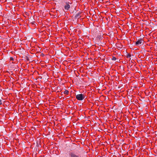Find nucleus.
Masks as SVG:
<instances>
[{
    "label": "nucleus",
    "mask_w": 157,
    "mask_h": 157,
    "mask_svg": "<svg viewBox=\"0 0 157 157\" xmlns=\"http://www.w3.org/2000/svg\"><path fill=\"white\" fill-rule=\"evenodd\" d=\"M131 56V55L128 54L127 55V58H130Z\"/></svg>",
    "instance_id": "nucleus-9"
},
{
    "label": "nucleus",
    "mask_w": 157,
    "mask_h": 157,
    "mask_svg": "<svg viewBox=\"0 0 157 157\" xmlns=\"http://www.w3.org/2000/svg\"><path fill=\"white\" fill-rule=\"evenodd\" d=\"M33 22H34V21H33V22H31V23L32 24H33Z\"/></svg>",
    "instance_id": "nucleus-15"
},
{
    "label": "nucleus",
    "mask_w": 157,
    "mask_h": 157,
    "mask_svg": "<svg viewBox=\"0 0 157 157\" xmlns=\"http://www.w3.org/2000/svg\"><path fill=\"white\" fill-rule=\"evenodd\" d=\"M143 41V39L142 38H140L137 40L136 43V44L138 46L141 45L142 44Z\"/></svg>",
    "instance_id": "nucleus-3"
},
{
    "label": "nucleus",
    "mask_w": 157,
    "mask_h": 157,
    "mask_svg": "<svg viewBox=\"0 0 157 157\" xmlns=\"http://www.w3.org/2000/svg\"><path fill=\"white\" fill-rule=\"evenodd\" d=\"M26 59L28 61L29 60V58L28 57H27V56L26 57Z\"/></svg>",
    "instance_id": "nucleus-12"
},
{
    "label": "nucleus",
    "mask_w": 157,
    "mask_h": 157,
    "mask_svg": "<svg viewBox=\"0 0 157 157\" xmlns=\"http://www.w3.org/2000/svg\"><path fill=\"white\" fill-rule=\"evenodd\" d=\"M36 146L37 147H38L39 146V143H38V142H36Z\"/></svg>",
    "instance_id": "nucleus-10"
},
{
    "label": "nucleus",
    "mask_w": 157,
    "mask_h": 157,
    "mask_svg": "<svg viewBox=\"0 0 157 157\" xmlns=\"http://www.w3.org/2000/svg\"><path fill=\"white\" fill-rule=\"evenodd\" d=\"M68 93L69 91L67 90H65L63 92L64 94H68Z\"/></svg>",
    "instance_id": "nucleus-7"
},
{
    "label": "nucleus",
    "mask_w": 157,
    "mask_h": 157,
    "mask_svg": "<svg viewBox=\"0 0 157 157\" xmlns=\"http://www.w3.org/2000/svg\"><path fill=\"white\" fill-rule=\"evenodd\" d=\"M10 60H13V57H10Z\"/></svg>",
    "instance_id": "nucleus-13"
},
{
    "label": "nucleus",
    "mask_w": 157,
    "mask_h": 157,
    "mask_svg": "<svg viewBox=\"0 0 157 157\" xmlns=\"http://www.w3.org/2000/svg\"><path fill=\"white\" fill-rule=\"evenodd\" d=\"M70 157H80L79 155L75 152H71L69 154Z\"/></svg>",
    "instance_id": "nucleus-1"
},
{
    "label": "nucleus",
    "mask_w": 157,
    "mask_h": 157,
    "mask_svg": "<svg viewBox=\"0 0 157 157\" xmlns=\"http://www.w3.org/2000/svg\"><path fill=\"white\" fill-rule=\"evenodd\" d=\"M59 89V88H58V87H57V89Z\"/></svg>",
    "instance_id": "nucleus-16"
},
{
    "label": "nucleus",
    "mask_w": 157,
    "mask_h": 157,
    "mask_svg": "<svg viewBox=\"0 0 157 157\" xmlns=\"http://www.w3.org/2000/svg\"><path fill=\"white\" fill-rule=\"evenodd\" d=\"M111 59H112V60H113L115 61L117 59L115 57L113 56Z\"/></svg>",
    "instance_id": "nucleus-8"
},
{
    "label": "nucleus",
    "mask_w": 157,
    "mask_h": 157,
    "mask_svg": "<svg viewBox=\"0 0 157 157\" xmlns=\"http://www.w3.org/2000/svg\"><path fill=\"white\" fill-rule=\"evenodd\" d=\"M97 38L98 39V40H101L102 39V37L101 35H98Z\"/></svg>",
    "instance_id": "nucleus-6"
},
{
    "label": "nucleus",
    "mask_w": 157,
    "mask_h": 157,
    "mask_svg": "<svg viewBox=\"0 0 157 157\" xmlns=\"http://www.w3.org/2000/svg\"><path fill=\"white\" fill-rule=\"evenodd\" d=\"M84 98V95L82 94H78L76 96V98L78 100H82Z\"/></svg>",
    "instance_id": "nucleus-2"
},
{
    "label": "nucleus",
    "mask_w": 157,
    "mask_h": 157,
    "mask_svg": "<svg viewBox=\"0 0 157 157\" xmlns=\"http://www.w3.org/2000/svg\"><path fill=\"white\" fill-rule=\"evenodd\" d=\"M2 100L0 99V105H1L2 104Z\"/></svg>",
    "instance_id": "nucleus-11"
},
{
    "label": "nucleus",
    "mask_w": 157,
    "mask_h": 157,
    "mask_svg": "<svg viewBox=\"0 0 157 157\" xmlns=\"http://www.w3.org/2000/svg\"><path fill=\"white\" fill-rule=\"evenodd\" d=\"M67 2L69 3V4H71V2Z\"/></svg>",
    "instance_id": "nucleus-14"
},
{
    "label": "nucleus",
    "mask_w": 157,
    "mask_h": 157,
    "mask_svg": "<svg viewBox=\"0 0 157 157\" xmlns=\"http://www.w3.org/2000/svg\"><path fill=\"white\" fill-rule=\"evenodd\" d=\"M80 12H79L76 13L75 16V19L79 18L81 17L80 16Z\"/></svg>",
    "instance_id": "nucleus-5"
},
{
    "label": "nucleus",
    "mask_w": 157,
    "mask_h": 157,
    "mask_svg": "<svg viewBox=\"0 0 157 157\" xmlns=\"http://www.w3.org/2000/svg\"><path fill=\"white\" fill-rule=\"evenodd\" d=\"M70 8V5L69 3L67 2H66V5L64 6V9L67 10H68Z\"/></svg>",
    "instance_id": "nucleus-4"
},
{
    "label": "nucleus",
    "mask_w": 157,
    "mask_h": 157,
    "mask_svg": "<svg viewBox=\"0 0 157 157\" xmlns=\"http://www.w3.org/2000/svg\"><path fill=\"white\" fill-rule=\"evenodd\" d=\"M59 89V88H58V87H57V89Z\"/></svg>",
    "instance_id": "nucleus-17"
}]
</instances>
